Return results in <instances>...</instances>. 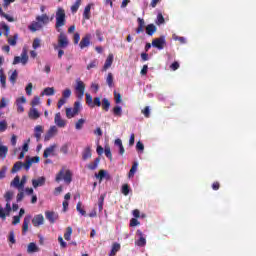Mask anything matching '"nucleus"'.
Instances as JSON below:
<instances>
[{"mask_svg": "<svg viewBox=\"0 0 256 256\" xmlns=\"http://www.w3.org/2000/svg\"><path fill=\"white\" fill-rule=\"evenodd\" d=\"M0 31H4V35L7 37L8 45H11V47H15V45H17L19 34L15 33L12 37H9V33H11V28L4 21L0 22Z\"/></svg>", "mask_w": 256, "mask_h": 256, "instance_id": "f257e3e1", "label": "nucleus"}, {"mask_svg": "<svg viewBox=\"0 0 256 256\" xmlns=\"http://www.w3.org/2000/svg\"><path fill=\"white\" fill-rule=\"evenodd\" d=\"M67 23V15L65 14V9L58 7L56 10V23L55 29H57L58 33H61V27H65Z\"/></svg>", "mask_w": 256, "mask_h": 256, "instance_id": "f03ea898", "label": "nucleus"}, {"mask_svg": "<svg viewBox=\"0 0 256 256\" xmlns=\"http://www.w3.org/2000/svg\"><path fill=\"white\" fill-rule=\"evenodd\" d=\"M56 183H61V181H65L68 185L73 181V174L71 170L61 169L55 178Z\"/></svg>", "mask_w": 256, "mask_h": 256, "instance_id": "7ed1b4c3", "label": "nucleus"}, {"mask_svg": "<svg viewBox=\"0 0 256 256\" xmlns=\"http://www.w3.org/2000/svg\"><path fill=\"white\" fill-rule=\"evenodd\" d=\"M69 47V39L65 33L60 32L58 36V44H54V50L57 51L58 49H67Z\"/></svg>", "mask_w": 256, "mask_h": 256, "instance_id": "20e7f679", "label": "nucleus"}, {"mask_svg": "<svg viewBox=\"0 0 256 256\" xmlns=\"http://www.w3.org/2000/svg\"><path fill=\"white\" fill-rule=\"evenodd\" d=\"M79 111H81V102H74L73 108H66V117L67 119H73L76 115H79Z\"/></svg>", "mask_w": 256, "mask_h": 256, "instance_id": "39448f33", "label": "nucleus"}, {"mask_svg": "<svg viewBox=\"0 0 256 256\" xmlns=\"http://www.w3.org/2000/svg\"><path fill=\"white\" fill-rule=\"evenodd\" d=\"M28 61H29V56L27 55V49L23 48L21 57L20 56L14 57L13 65H18V63H22V65H27Z\"/></svg>", "mask_w": 256, "mask_h": 256, "instance_id": "423d86ee", "label": "nucleus"}, {"mask_svg": "<svg viewBox=\"0 0 256 256\" xmlns=\"http://www.w3.org/2000/svg\"><path fill=\"white\" fill-rule=\"evenodd\" d=\"M76 91L77 98L81 101L83 99V95H85V83L80 79L76 80Z\"/></svg>", "mask_w": 256, "mask_h": 256, "instance_id": "0eeeda50", "label": "nucleus"}, {"mask_svg": "<svg viewBox=\"0 0 256 256\" xmlns=\"http://www.w3.org/2000/svg\"><path fill=\"white\" fill-rule=\"evenodd\" d=\"M69 97H71V89L66 88L62 92V98H60L58 101V104H57L58 109H61L63 107V105H65V103H67V99H69Z\"/></svg>", "mask_w": 256, "mask_h": 256, "instance_id": "6e6552de", "label": "nucleus"}, {"mask_svg": "<svg viewBox=\"0 0 256 256\" xmlns=\"http://www.w3.org/2000/svg\"><path fill=\"white\" fill-rule=\"evenodd\" d=\"M166 43L165 36H160L152 41V47H155V49H159V51H161L165 49Z\"/></svg>", "mask_w": 256, "mask_h": 256, "instance_id": "1a4fd4ad", "label": "nucleus"}, {"mask_svg": "<svg viewBox=\"0 0 256 256\" xmlns=\"http://www.w3.org/2000/svg\"><path fill=\"white\" fill-rule=\"evenodd\" d=\"M58 131L57 126H51L44 136V141H51V139L57 135Z\"/></svg>", "mask_w": 256, "mask_h": 256, "instance_id": "9d476101", "label": "nucleus"}, {"mask_svg": "<svg viewBox=\"0 0 256 256\" xmlns=\"http://www.w3.org/2000/svg\"><path fill=\"white\" fill-rule=\"evenodd\" d=\"M45 217H46L47 221H49V223H51V225H53L55 223V221L59 220V214L56 213L55 211H46Z\"/></svg>", "mask_w": 256, "mask_h": 256, "instance_id": "9b49d317", "label": "nucleus"}, {"mask_svg": "<svg viewBox=\"0 0 256 256\" xmlns=\"http://www.w3.org/2000/svg\"><path fill=\"white\" fill-rule=\"evenodd\" d=\"M3 65V56H0V67ZM0 83L3 89L7 87V76L3 72V68L0 69Z\"/></svg>", "mask_w": 256, "mask_h": 256, "instance_id": "f8f14e48", "label": "nucleus"}, {"mask_svg": "<svg viewBox=\"0 0 256 256\" xmlns=\"http://www.w3.org/2000/svg\"><path fill=\"white\" fill-rule=\"evenodd\" d=\"M91 45V34H86L84 37H82L79 47L80 49H85Z\"/></svg>", "mask_w": 256, "mask_h": 256, "instance_id": "ddd939ff", "label": "nucleus"}, {"mask_svg": "<svg viewBox=\"0 0 256 256\" xmlns=\"http://www.w3.org/2000/svg\"><path fill=\"white\" fill-rule=\"evenodd\" d=\"M45 223V217H43V214L35 215L32 219V224L34 227H41Z\"/></svg>", "mask_w": 256, "mask_h": 256, "instance_id": "4468645a", "label": "nucleus"}, {"mask_svg": "<svg viewBox=\"0 0 256 256\" xmlns=\"http://www.w3.org/2000/svg\"><path fill=\"white\" fill-rule=\"evenodd\" d=\"M136 234L138 235V237H140L136 241V245L138 247H145L147 245V240L145 239V237H143V232L141 230H137Z\"/></svg>", "mask_w": 256, "mask_h": 256, "instance_id": "2eb2a0df", "label": "nucleus"}, {"mask_svg": "<svg viewBox=\"0 0 256 256\" xmlns=\"http://www.w3.org/2000/svg\"><path fill=\"white\" fill-rule=\"evenodd\" d=\"M45 181H47V179L44 176H41L37 179H33L32 187H34V189H37V187H43V185H45Z\"/></svg>", "mask_w": 256, "mask_h": 256, "instance_id": "dca6fc26", "label": "nucleus"}, {"mask_svg": "<svg viewBox=\"0 0 256 256\" xmlns=\"http://www.w3.org/2000/svg\"><path fill=\"white\" fill-rule=\"evenodd\" d=\"M54 123L57 127H65L67 125V122L61 118V112L56 113Z\"/></svg>", "mask_w": 256, "mask_h": 256, "instance_id": "f3484780", "label": "nucleus"}, {"mask_svg": "<svg viewBox=\"0 0 256 256\" xmlns=\"http://www.w3.org/2000/svg\"><path fill=\"white\" fill-rule=\"evenodd\" d=\"M44 129L43 126L37 125L34 128V137L36 138L37 143L41 141V134L43 133Z\"/></svg>", "mask_w": 256, "mask_h": 256, "instance_id": "a211bd4d", "label": "nucleus"}, {"mask_svg": "<svg viewBox=\"0 0 256 256\" xmlns=\"http://www.w3.org/2000/svg\"><path fill=\"white\" fill-rule=\"evenodd\" d=\"M28 117L29 119H32L35 121L41 117V114L39 113L37 108H31L28 112Z\"/></svg>", "mask_w": 256, "mask_h": 256, "instance_id": "6ab92c4d", "label": "nucleus"}, {"mask_svg": "<svg viewBox=\"0 0 256 256\" xmlns=\"http://www.w3.org/2000/svg\"><path fill=\"white\" fill-rule=\"evenodd\" d=\"M29 223H31V216H26L22 225V233L25 235L29 231Z\"/></svg>", "mask_w": 256, "mask_h": 256, "instance_id": "aec40b11", "label": "nucleus"}, {"mask_svg": "<svg viewBox=\"0 0 256 256\" xmlns=\"http://www.w3.org/2000/svg\"><path fill=\"white\" fill-rule=\"evenodd\" d=\"M56 147H57V145L53 144V145L49 146L48 148H46L44 150V154H43L44 159H47L48 157H50V155H53Z\"/></svg>", "mask_w": 256, "mask_h": 256, "instance_id": "412c9836", "label": "nucleus"}, {"mask_svg": "<svg viewBox=\"0 0 256 256\" xmlns=\"http://www.w3.org/2000/svg\"><path fill=\"white\" fill-rule=\"evenodd\" d=\"M113 59H114L113 54H109L104 63L103 71H107V69H109L113 65Z\"/></svg>", "mask_w": 256, "mask_h": 256, "instance_id": "4be33fe9", "label": "nucleus"}, {"mask_svg": "<svg viewBox=\"0 0 256 256\" xmlns=\"http://www.w3.org/2000/svg\"><path fill=\"white\" fill-rule=\"evenodd\" d=\"M138 27L136 28V33H143L145 31V20L143 18H138Z\"/></svg>", "mask_w": 256, "mask_h": 256, "instance_id": "5701e85b", "label": "nucleus"}, {"mask_svg": "<svg viewBox=\"0 0 256 256\" xmlns=\"http://www.w3.org/2000/svg\"><path fill=\"white\" fill-rule=\"evenodd\" d=\"M91 157V146H87L82 152V159L83 161H87V159H91Z\"/></svg>", "mask_w": 256, "mask_h": 256, "instance_id": "b1692460", "label": "nucleus"}, {"mask_svg": "<svg viewBox=\"0 0 256 256\" xmlns=\"http://www.w3.org/2000/svg\"><path fill=\"white\" fill-rule=\"evenodd\" d=\"M43 25L41 22H32L31 25L28 26V29L35 33V31H39V29H42Z\"/></svg>", "mask_w": 256, "mask_h": 256, "instance_id": "393cba45", "label": "nucleus"}, {"mask_svg": "<svg viewBox=\"0 0 256 256\" xmlns=\"http://www.w3.org/2000/svg\"><path fill=\"white\" fill-rule=\"evenodd\" d=\"M156 32H157V26H155L154 24H148L146 26V33L150 37H152V35L155 34Z\"/></svg>", "mask_w": 256, "mask_h": 256, "instance_id": "a878e982", "label": "nucleus"}, {"mask_svg": "<svg viewBox=\"0 0 256 256\" xmlns=\"http://www.w3.org/2000/svg\"><path fill=\"white\" fill-rule=\"evenodd\" d=\"M101 162V158H96L94 162H90L87 167L90 169V171H95L97 167L99 166V163Z\"/></svg>", "mask_w": 256, "mask_h": 256, "instance_id": "bb28decb", "label": "nucleus"}, {"mask_svg": "<svg viewBox=\"0 0 256 256\" xmlns=\"http://www.w3.org/2000/svg\"><path fill=\"white\" fill-rule=\"evenodd\" d=\"M118 251H121V244L115 242L113 245H112V249H111V252H110V256H116Z\"/></svg>", "mask_w": 256, "mask_h": 256, "instance_id": "cd10ccee", "label": "nucleus"}, {"mask_svg": "<svg viewBox=\"0 0 256 256\" xmlns=\"http://www.w3.org/2000/svg\"><path fill=\"white\" fill-rule=\"evenodd\" d=\"M36 21L43 23V25H47V23H49V16L47 14H42L41 16L36 17Z\"/></svg>", "mask_w": 256, "mask_h": 256, "instance_id": "c85d7f7f", "label": "nucleus"}, {"mask_svg": "<svg viewBox=\"0 0 256 256\" xmlns=\"http://www.w3.org/2000/svg\"><path fill=\"white\" fill-rule=\"evenodd\" d=\"M42 97L43 95H46V97H51L52 95H55V88L53 87H47L43 90L41 93Z\"/></svg>", "mask_w": 256, "mask_h": 256, "instance_id": "c756f323", "label": "nucleus"}, {"mask_svg": "<svg viewBox=\"0 0 256 256\" xmlns=\"http://www.w3.org/2000/svg\"><path fill=\"white\" fill-rule=\"evenodd\" d=\"M11 187H15L16 189H21V178L16 176L13 181L10 183Z\"/></svg>", "mask_w": 256, "mask_h": 256, "instance_id": "7c9ffc66", "label": "nucleus"}, {"mask_svg": "<svg viewBox=\"0 0 256 256\" xmlns=\"http://www.w3.org/2000/svg\"><path fill=\"white\" fill-rule=\"evenodd\" d=\"M39 251V247H37V244L35 242H31L28 245L27 252L28 253H37Z\"/></svg>", "mask_w": 256, "mask_h": 256, "instance_id": "2f4dec72", "label": "nucleus"}, {"mask_svg": "<svg viewBox=\"0 0 256 256\" xmlns=\"http://www.w3.org/2000/svg\"><path fill=\"white\" fill-rule=\"evenodd\" d=\"M71 235H73V228L71 226H68L66 228V232L64 233V239L66 241H71Z\"/></svg>", "mask_w": 256, "mask_h": 256, "instance_id": "473e14b6", "label": "nucleus"}, {"mask_svg": "<svg viewBox=\"0 0 256 256\" xmlns=\"http://www.w3.org/2000/svg\"><path fill=\"white\" fill-rule=\"evenodd\" d=\"M84 19H91V4H88L83 12Z\"/></svg>", "mask_w": 256, "mask_h": 256, "instance_id": "72a5a7b5", "label": "nucleus"}, {"mask_svg": "<svg viewBox=\"0 0 256 256\" xmlns=\"http://www.w3.org/2000/svg\"><path fill=\"white\" fill-rule=\"evenodd\" d=\"M110 107H111V102H109V99L103 98L102 99V109H103V111H106V112L109 111Z\"/></svg>", "mask_w": 256, "mask_h": 256, "instance_id": "f704fd0d", "label": "nucleus"}, {"mask_svg": "<svg viewBox=\"0 0 256 256\" xmlns=\"http://www.w3.org/2000/svg\"><path fill=\"white\" fill-rule=\"evenodd\" d=\"M82 0H76L75 3L71 6V12L77 13L79 11V7H81Z\"/></svg>", "mask_w": 256, "mask_h": 256, "instance_id": "c9c22d12", "label": "nucleus"}, {"mask_svg": "<svg viewBox=\"0 0 256 256\" xmlns=\"http://www.w3.org/2000/svg\"><path fill=\"white\" fill-rule=\"evenodd\" d=\"M22 167H23V162L21 161L16 162L11 170V173H17V171H21Z\"/></svg>", "mask_w": 256, "mask_h": 256, "instance_id": "e433bc0d", "label": "nucleus"}, {"mask_svg": "<svg viewBox=\"0 0 256 256\" xmlns=\"http://www.w3.org/2000/svg\"><path fill=\"white\" fill-rule=\"evenodd\" d=\"M105 197H106V194H102L99 199H98V209L99 211H103V205L105 203Z\"/></svg>", "mask_w": 256, "mask_h": 256, "instance_id": "4c0bfd02", "label": "nucleus"}, {"mask_svg": "<svg viewBox=\"0 0 256 256\" xmlns=\"http://www.w3.org/2000/svg\"><path fill=\"white\" fill-rule=\"evenodd\" d=\"M112 111L115 117H121V115H123V109L121 106H115Z\"/></svg>", "mask_w": 256, "mask_h": 256, "instance_id": "58836bf2", "label": "nucleus"}, {"mask_svg": "<svg viewBox=\"0 0 256 256\" xmlns=\"http://www.w3.org/2000/svg\"><path fill=\"white\" fill-rule=\"evenodd\" d=\"M8 151L9 148H7V146H0V158L5 159V157H7Z\"/></svg>", "mask_w": 256, "mask_h": 256, "instance_id": "ea45409f", "label": "nucleus"}, {"mask_svg": "<svg viewBox=\"0 0 256 256\" xmlns=\"http://www.w3.org/2000/svg\"><path fill=\"white\" fill-rule=\"evenodd\" d=\"M104 153L107 158H109L110 161H113V154L111 153V147L105 146Z\"/></svg>", "mask_w": 256, "mask_h": 256, "instance_id": "a19ab883", "label": "nucleus"}, {"mask_svg": "<svg viewBox=\"0 0 256 256\" xmlns=\"http://www.w3.org/2000/svg\"><path fill=\"white\" fill-rule=\"evenodd\" d=\"M138 163L137 162H134L130 171H129V174H128V177H133L135 175V173L137 172V167H138Z\"/></svg>", "mask_w": 256, "mask_h": 256, "instance_id": "79ce46f5", "label": "nucleus"}, {"mask_svg": "<svg viewBox=\"0 0 256 256\" xmlns=\"http://www.w3.org/2000/svg\"><path fill=\"white\" fill-rule=\"evenodd\" d=\"M13 191H7L5 194H4V199L6 201V203H11V199H13Z\"/></svg>", "mask_w": 256, "mask_h": 256, "instance_id": "37998d69", "label": "nucleus"}, {"mask_svg": "<svg viewBox=\"0 0 256 256\" xmlns=\"http://www.w3.org/2000/svg\"><path fill=\"white\" fill-rule=\"evenodd\" d=\"M163 23H165V17H163L162 13H158L156 25H163Z\"/></svg>", "mask_w": 256, "mask_h": 256, "instance_id": "c03bdc74", "label": "nucleus"}, {"mask_svg": "<svg viewBox=\"0 0 256 256\" xmlns=\"http://www.w3.org/2000/svg\"><path fill=\"white\" fill-rule=\"evenodd\" d=\"M83 125H85V119L81 118L76 122L75 128L79 131L83 129Z\"/></svg>", "mask_w": 256, "mask_h": 256, "instance_id": "a18cd8bd", "label": "nucleus"}, {"mask_svg": "<svg viewBox=\"0 0 256 256\" xmlns=\"http://www.w3.org/2000/svg\"><path fill=\"white\" fill-rule=\"evenodd\" d=\"M129 191H131V188H129V184L122 185L121 192L127 197L129 195Z\"/></svg>", "mask_w": 256, "mask_h": 256, "instance_id": "49530a36", "label": "nucleus"}, {"mask_svg": "<svg viewBox=\"0 0 256 256\" xmlns=\"http://www.w3.org/2000/svg\"><path fill=\"white\" fill-rule=\"evenodd\" d=\"M17 70H14L13 73L11 74V76L9 77V81L15 85V82L17 81Z\"/></svg>", "mask_w": 256, "mask_h": 256, "instance_id": "de8ad7c7", "label": "nucleus"}, {"mask_svg": "<svg viewBox=\"0 0 256 256\" xmlns=\"http://www.w3.org/2000/svg\"><path fill=\"white\" fill-rule=\"evenodd\" d=\"M106 83H107L108 87H113V74L112 73H108V76L106 78Z\"/></svg>", "mask_w": 256, "mask_h": 256, "instance_id": "09e8293b", "label": "nucleus"}, {"mask_svg": "<svg viewBox=\"0 0 256 256\" xmlns=\"http://www.w3.org/2000/svg\"><path fill=\"white\" fill-rule=\"evenodd\" d=\"M7 131V121H0V133H5Z\"/></svg>", "mask_w": 256, "mask_h": 256, "instance_id": "8fccbe9b", "label": "nucleus"}, {"mask_svg": "<svg viewBox=\"0 0 256 256\" xmlns=\"http://www.w3.org/2000/svg\"><path fill=\"white\" fill-rule=\"evenodd\" d=\"M33 49H39L41 47V39L35 38L32 43Z\"/></svg>", "mask_w": 256, "mask_h": 256, "instance_id": "3c124183", "label": "nucleus"}, {"mask_svg": "<svg viewBox=\"0 0 256 256\" xmlns=\"http://www.w3.org/2000/svg\"><path fill=\"white\" fill-rule=\"evenodd\" d=\"M93 107H101V98L99 97L94 98L91 108Z\"/></svg>", "mask_w": 256, "mask_h": 256, "instance_id": "603ef678", "label": "nucleus"}, {"mask_svg": "<svg viewBox=\"0 0 256 256\" xmlns=\"http://www.w3.org/2000/svg\"><path fill=\"white\" fill-rule=\"evenodd\" d=\"M97 65H99V62L97 60H93L87 65V70L90 71V69H95Z\"/></svg>", "mask_w": 256, "mask_h": 256, "instance_id": "864d4df0", "label": "nucleus"}, {"mask_svg": "<svg viewBox=\"0 0 256 256\" xmlns=\"http://www.w3.org/2000/svg\"><path fill=\"white\" fill-rule=\"evenodd\" d=\"M39 103H41V98H39V96H35L31 101V106L37 107V105H39Z\"/></svg>", "mask_w": 256, "mask_h": 256, "instance_id": "5fc2aeb1", "label": "nucleus"}, {"mask_svg": "<svg viewBox=\"0 0 256 256\" xmlns=\"http://www.w3.org/2000/svg\"><path fill=\"white\" fill-rule=\"evenodd\" d=\"M86 103L89 107L93 105V96L89 93H86Z\"/></svg>", "mask_w": 256, "mask_h": 256, "instance_id": "6e6d98bb", "label": "nucleus"}, {"mask_svg": "<svg viewBox=\"0 0 256 256\" xmlns=\"http://www.w3.org/2000/svg\"><path fill=\"white\" fill-rule=\"evenodd\" d=\"M25 90H26V95L31 96L33 93V83H28Z\"/></svg>", "mask_w": 256, "mask_h": 256, "instance_id": "4d7b16f0", "label": "nucleus"}, {"mask_svg": "<svg viewBox=\"0 0 256 256\" xmlns=\"http://www.w3.org/2000/svg\"><path fill=\"white\" fill-rule=\"evenodd\" d=\"M25 103H27V98H25V96L16 99V105H23Z\"/></svg>", "mask_w": 256, "mask_h": 256, "instance_id": "13d9d810", "label": "nucleus"}, {"mask_svg": "<svg viewBox=\"0 0 256 256\" xmlns=\"http://www.w3.org/2000/svg\"><path fill=\"white\" fill-rule=\"evenodd\" d=\"M8 241H9L10 243H12L13 245H15V243H16V240H15V232L11 231V232L9 233Z\"/></svg>", "mask_w": 256, "mask_h": 256, "instance_id": "bf43d9fd", "label": "nucleus"}, {"mask_svg": "<svg viewBox=\"0 0 256 256\" xmlns=\"http://www.w3.org/2000/svg\"><path fill=\"white\" fill-rule=\"evenodd\" d=\"M74 45H79V41H81V35L79 32H76L73 37Z\"/></svg>", "mask_w": 256, "mask_h": 256, "instance_id": "052dcab7", "label": "nucleus"}, {"mask_svg": "<svg viewBox=\"0 0 256 256\" xmlns=\"http://www.w3.org/2000/svg\"><path fill=\"white\" fill-rule=\"evenodd\" d=\"M76 210L78 211V213L82 215H87V212L83 208H81V202L77 203Z\"/></svg>", "mask_w": 256, "mask_h": 256, "instance_id": "680f3d73", "label": "nucleus"}, {"mask_svg": "<svg viewBox=\"0 0 256 256\" xmlns=\"http://www.w3.org/2000/svg\"><path fill=\"white\" fill-rule=\"evenodd\" d=\"M105 175H107V171L105 170H100L98 174H96L97 179H99L100 181L103 180V178H105Z\"/></svg>", "mask_w": 256, "mask_h": 256, "instance_id": "e2e57ef3", "label": "nucleus"}, {"mask_svg": "<svg viewBox=\"0 0 256 256\" xmlns=\"http://www.w3.org/2000/svg\"><path fill=\"white\" fill-rule=\"evenodd\" d=\"M31 165H33V162H31L30 159H27L25 163H23V167L26 169V171H29V169H31Z\"/></svg>", "mask_w": 256, "mask_h": 256, "instance_id": "0e129e2a", "label": "nucleus"}, {"mask_svg": "<svg viewBox=\"0 0 256 256\" xmlns=\"http://www.w3.org/2000/svg\"><path fill=\"white\" fill-rule=\"evenodd\" d=\"M5 175H7V166H3L0 170V179H5Z\"/></svg>", "mask_w": 256, "mask_h": 256, "instance_id": "69168bd1", "label": "nucleus"}, {"mask_svg": "<svg viewBox=\"0 0 256 256\" xmlns=\"http://www.w3.org/2000/svg\"><path fill=\"white\" fill-rule=\"evenodd\" d=\"M142 113L144 114V117L149 118L151 115V110L149 109V106H146L143 110Z\"/></svg>", "mask_w": 256, "mask_h": 256, "instance_id": "338daca9", "label": "nucleus"}, {"mask_svg": "<svg viewBox=\"0 0 256 256\" xmlns=\"http://www.w3.org/2000/svg\"><path fill=\"white\" fill-rule=\"evenodd\" d=\"M114 99H115V103L119 105V103H121V94L118 93L117 91H114Z\"/></svg>", "mask_w": 256, "mask_h": 256, "instance_id": "774afa93", "label": "nucleus"}]
</instances>
